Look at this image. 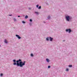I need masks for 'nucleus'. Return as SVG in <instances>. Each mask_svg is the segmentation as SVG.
I'll use <instances>...</instances> for the list:
<instances>
[{"label": "nucleus", "instance_id": "25", "mask_svg": "<svg viewBox=\"0 0 77 77\" xmlns=\"http://www.w3.org/2000/svg\"><path fill=\"white\" fill-rule=\"evenodd\" d=\"M1 46L0 45V47Z\"/></svg>", "mask_w": 77, "mask_h": 77}, {"label": "nucleus", "instance_id": "2", "mask_svg": "<svg viewBox=\"0 0 77 77\" xmlns=\"http://www.w3.org/2000/svg\"><path fill=\"white\" fill-rule=\"evenodd\" d=\"M66 18L67 21H69V16H66Z\"/></svg>", "mask_w": 77, "mask_h": 77}, {"label": "nucleus", "instance_id": "11", "mask_svg": "<svg viewBox=\"0 0 77 77\" xmlns=\"http://www.w3.org/2000/svg\"><path fill=\"white\" fill-rule=\"evenodd\" d=\"M46 40H47V41H48L49 39H48V37H47L46 38Z\"/></svg>", "mask_w": 77, "mask_h": 77}, {"label": "nucleus", "instance_id": "22", "mask_svg": "<svg viewBox=\"0 0 77 77\" xmlns=\"http://www.w3.org/2000/svg\"><path fill=\"white\" fill-rule=\"evenodd\" d=\"M63 42H64V41L65 42V40H63Z\"/></svg>", "mask_w": 77, "mask_h": 77}, {"label": "nucleus", "instance_id": "17", "mask_svg": "<svg viewBox=\"0 0 77 77\" xmlns=\"http://www.w3.org/2000/svg\"><path fill=\"white\" fill-rule=\"evenodd\" d=\"M68 69H67L66 70V71H68Z\"/></svg>", "mask_w": 77, "mask_h": 77}, {"label": "nucleus", "instance_id": "5", "mask_svg": "<svg viewBox=\"0 0 77 77\" xmlns=\"http://www.w3.org/2000/svg\"><path fill=\"white\" fill-rule=\"evenodd\" d=\"M49 39L50 41H52V40H53V38H51V37H50L49 38Z\"/></svg>", "mask_w": 77, "mask_h": 77}, {"label": "nucleus", "instance_id": "16", "mask_svg": "<svg viewBox=\"0 0 77 77\" xmlns=\"http://www.w3.org/2000/svg\"><path fill=\"white\" fill-rule=\"evenodd\" d=\"M1 76H3V74L2 73L1 74Z\"/></svg>", "mask_w": 77, "mask_h": 77}, {"label": "nucleus", "instance_id": "24", "mask_svg": "<svg viewBox=\"0 0 77 77\" xmlns=\"http://www.w3.org/2000/svg\"><path fill=\"white\" fill-rule=\"evenodd\" d=\"M18 17H20V16H18Z\"/></svg>", "mask_w": 77, "mask_h": 77}, {"label": "nucleus", "instance_id": "6", "mask_svg": "<svg viewBox=\"0 0 77 77\" xmlns=\"http://www.w3.org/2000/svg\"><path fill=\"white\" fill-rule=\"evenodd\" d=\"M46 60L48 62H50V60H49L48 59H46Z\"/></svg>", "mask_w": 77, "mask_h": 77}, {"label": "nucleus", "instance_id": "8", "mask_svg": "<svg viewBox=\"0 0 77 77\" xmlns=\"http://www.w3.org/2000/svg\"><path fill=\"white\" fill-rule=\"evenodd\" d=\"M5 43H8V42L7 41V40H6V39L5 40Z\"/></svg>", "mask_w": 77, "mask_h": 77}, {"label": "nucleus", "instance_id": "13", "mask_svg": "<svg viewBox=\"0 0 77 77\" xmlns=\"http://www.w3.org/2000/svg\"><path fill=\"white\" fill-rule=\"evenodd\" d=\"M14 21H15L17 20H16L15 19H14Z\"/></svg>", "mask_w": 77, "mask_h": 77}, {"label": "nucleus", "instance_id": "4", "mask_svg": "<svg viewBox=\"0 0 77 77\" xmlns=\"http://www.w3.org/2000/svg\"><path fill=\"white\" fill-rule=\"evenodd\" d=\"M16 36H17V37L18 39H21V37H20V36H19V35H16Z\"/></svg>", "mask_w": 77, "mask_h": 77}, {"label": "nucleus", "instance_id": "10", "mask_svg": "<svg viewBox=\"0 0 77 77\" xmlns=\"http://www.w3.org/2000/svg\"><path fill=\"white\" fill-rule=\"evenodd\" d=\"M69 67H72V65H69Z\"/></svg>", "mask_w": 77, "mask_h": 77}, {"label": "nucleus", "instance_id": "19", "mask_svg": "<svg viewBox=\"0 0 77 77\" xmlns=\"http://www.w3.org/2000/svg\"><path fill=\"white\" fill-rule=\"evenodd\" d=\"M39 6V5H36V7H37V8H38V6Z\"/></svg>", "mask_w": 77, "mask_h": 77}, {"label": "nucleus", "instance_id": "3", "mask_svg": "<svg viewBox=\"0 0 77 77\" xmlns=\"http://www.w3.org/2000/svg\"><path fill=\"white\" fill-rule=\"evenodd\" d=\"M66 32H69V33H70L71 32V30L70 29H66Z\"/></svg>", "mask_w": 77, "mask_h": 77}, {"label": "nucleus", "instance_id": "21", "mask_svg": "<svg viewBox=\"0 0 77 77\" xmlns=\"http://www.w3.org/2000/svg\"><path fill=\"white\" fill-rule=\"evenodd\" d=\"M35 13L36 14H38V12H35Z\"/></svg>", "mask_w": 77, "mask_h": 77}, {"label": "nucleus", "instance_id": "20", "mask_svg": "<svg viewBox=\"0 0 77 77\" xmlns=\"http://www.w3.org/2000/svg\"><path fill=\"white\" fill-rule=\"evenodd\" d=\"M48 19H49V18H50V16H49L48 17Z\"/></svg>", "mask_w": 77, "mask_h": 77}, {"label": "nucleus", "instance_id": "23", "mask_svg": "<svg viewBox=\"0 0 77 77\" xmlns=\"http://www.w3.org/2000/svg\"><path fill=\"white\" fill-rule=\"evenodd\" d=\"M9 16H12V15H9Z\"/></svg>", "mask_w": 77, "mask_h": 77}, {"label": "nucleus", "instance_id": "15", "mask_svg": "<svg viewBox=\"0 0 77 77\" xmlns=\"http://www.w3.org/2000/svg\"><path fill=\"white\" fill-rule=\"evenodd\" d=\"M48 68H50V66H48Z\"/></svg>", "mask_w": 77, "mask_h": 77}, {"label": "nucleus", "instance_id": "14", "mask_svg": "<svg viewBox=\"0 0 77 77\" xmlns=\"http://www.w3.org/2000/svg\"><path fill=\"white\" fill-rule=\"evenodd\" d=\"M30 22H32V19H30Z\"/></svg>", "mask_w": 77, "mask_h": 77}, {"label": "nucleus", "instance_id": "12", "mask_svg": "<svg viewBox=\"0 0 77 77\" xmlns=\"http://www.w3.org/2000/svg\"><path fill=\"white\" fill-rule=\"evenodd\" d=\"M31 56H32V57L33 56V55L32 54H31Z\"/></svg>", "mask_w": 77, "mask_h": 77}, {"label": "nucleus", "instance_id": "9", "mask_svg": "<svg viewBox=\"0 0 77 77\" xmlns=\"http://www.w3.org/2000/svg\"><path fill=\"white\" fill-rule=\"evenodd\" d=\"M41 6H40L38 7V9H41Z\"/></svg>", "mask_w": 77, "mask_h": 77}, {"label": "nucleus", "instance_id": "18", "mask_svg": "<svg viewBox=\"0 0 77 77\" xmlns=\"http://www.w3.org/2000/svg\"><path fill=\"white\" fill-rule=\"evenodd\" d=\"M22 23H25V22L24 21H22Z\"/></svg>", "mask_w": 77, "mask_h": 77}, {"label": "nucleus", "instance_id": "7", "mask_svg": "<svg viewBox=\"0 0 77 77\" xmlns=\"http://www.w3.org/2000/svg\"><path fill=\"white\" fill-rule=\"evenodd\" d=\"M25 19H26L27 18H28V16H26L25 17Z\"/></svg>", "mask_w": 77, "mask_h": 77}, {"label": "nucleus", "instance_id": "1", "mask_svg": "<svg viewBox=\"0 0 77 77\" xmlns=\"http://www.w3.org/2000/svg\"><path fill=\"white\" fill-rule=\"evenodd\" d=\"M21 60L19 59L18 60H17L16 62L17 63H16V60H13V62H14V63H13V65H17V66H20V67H22L24 65H25V63H26V61H24L23 63V61H21Z\"/></svg>", "mask_w": 77, "mask_h": 77}]
</instances>
